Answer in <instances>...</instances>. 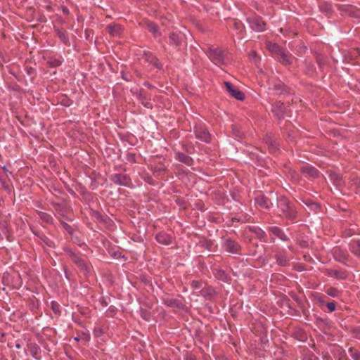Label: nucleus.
Here are the masks:
<instances>
[{"label":"nucleus","instance_id":"nucleus-1","mask_svg":"<svg viewBox=\"0 0 360 360\" xmlns=\"http://www.w3.org/2000/svg\"><path fill=\"white\" fill-rule=\"evenodd\" d=\"M278 207L281 212V215L292 222H294L298 217L296 207L285 196H281L278 199Z\"/></svg>","mask_w":360,"mask_h":360},{"label":"nucleus","instance_id":"nucleus-2","mask_svg":"<svg viewBox=\"0 0 360 360\" xmlns=\"http://www.w3.org/2000/svg\"><path fill=\"white\" fill-rule=\"evenodd\" d=\"M221 246L229 254L242 255V246L240 244L230 237H221Z\"/></svg>","mask_w":360,"mask_h":360},{"label":"nucleus","instance_id":"nucleus-3","mask_svg":"<svg viewBox=\"0 0 360 360\" xmlns=\"http://www.w3.org/2000/svg\"><path fill=\"white\" fill-rule=\"evenodd\" d=\"M110 180L115 185L134 188V185L129 174L115 173L110 176Z\"/></svg>","mask_w":360,"mask_h":360},{"label":"nucleus","instance_id":"nucleus-4","mask_svg":"<svg viewBox=\"0 0 360 360\" xmlns=\"http://www.w3.org/2000/svg\"><path fill=\"white\" fill-rule=\"evenodd\" d=\"M246 21L252 30L257 32H262L266 30V22L259 15H252L248 17Z\"/></svg>","mask_w":360,"mask_h":360},{"label":"nucleus","instance_id":"nucleus-5","mask_svg":"<svg viewBox=\"0 0 360 360\" xmlns=\"http://www.w3.org/2000/svg\"><path fill=\"white\" fill-rule=\"evenodd\" d=\"M193 132L195 137L205 143L211 141V134L207 127L202 124H197L193 127Z\"/></svg>","mask_w":360,"mask_h":360},{"label":"nucleus","instance_id":"nucleus-6","mask_svg":"<svg viewBox=\"0 0 360 360\" xmlns=\"http://www.w3.org/2000/svg\"><path fill=\"white\" fill-rule=\"evenodd\" d=\"M245 234L251 233L254 235V238L259 240L261 242L266 243L267 234L259 226L251 225L248 226L245 229Z\"/></svg>","mask_w":360,"mask_h":360},{"label":"nucleus","instance_id":"nucleus-7","mask_svg":"<svg viewBox=\"0 0 360 360\" xmlns=\"http://www.w3.org/2000/svg\"><path fill=\"white\" fill-rule=\"evenodd\" d=\"M209 58L216 65H220L224 63V57L222 51L217 49L210 47L206 52Z\"/></svg>","mask_w":360,"mask_h":360},{"label":"nucleus","instance_id":"nucleus-8","mask_svg":"<svg viewBox=\"0 0 360 360\" xmlns=\"http://www.w3.org/2000/svg\"><path fill=\"white\" fill-rule=\"evenodd\" d=\"M150 170L155 176L164 179L168 176L169 170L167 166L162 162H160L150 167Z\"/></svg>","mask_w":360,"mask_h":360},{"label":"nucleus","instance_id":"nucleus-9","mask_svg":"<svg viewBox=\"0 0 360 360\" xmlns=\"http://www.w3.org/2000/svg\"><path fill=\"white\" fill-rule=\"evenodd\" d=\"M333 256L336 262L346 264L349 259V255L347 250H342L339 247H335L333 250Z\"/></svg>","mask_w":360,"mask_h":360},{"label":"nucleus","instance_id":"nucleus-10","mask_svg":"<svg viewBox=\"0 0 360 360\" xmlns=\"http://www.w3.org/2000/svg\"><path fill=\"white\" fill-rule=\"evenodd\" d=\"M226 91L234 98L238 101H243L245 99V94L243 91L234 87L229 82H224Z\"/></svg>","mask_w":360,"mask_h":360},{"label":"nucleus","instance_id":"nucleus-11","mask_svg":"<svg viewBox=\"0 0 360 360\" xmlns=\"http://www.w3.org/2000/svg\"><path fill=\"white\" fill-rule=\"evenodd\" d=\"M162 303L167 307L175 308L177 309L186 311V306L180 300L175 298L165 297L162 299Z\"/></svg>","mask_w":360,"mask_h":360},{"label":"nucleus","instance_id":"nucleus-12","mask_svg":"<svg viewBox=\"0 0 360 360\" xmlns=\"http://www.w3.org/2000/svg\"><path fill=\"white\" fill-rule=\"evenodd\" d=\"M263 140L268 146L270 153H274L278 150V142L274 136L270 134H266L264 135Z\"/></svg>","mask_w":360,"mask_h":360},{"label":"nucleus","instance_id":"nucleus-13","mask_svg":"<svg viewBox=\"0 0 360 360\" xmlns=\"http://www.w3.org/2000/svg\"><path fill=\"white\" fill-rule=\"evenodd\" d=\"M143 58L146 62L153 65L157 69L161 70L162 68V63L153 53L150 51H144L143 54Z\"/></svg>","mask_w":360,"mask_h":360},{"label":"nucleus","instance_id":"nucleus-14","mask_svg":"<svg viewBox=\"0 0 360 360\" xmlns=\"http://www.w3.org/2000/svg\"><path fill=\"white\" fill-rule=\"evenodd\" d=\"M326 274L329 277H332L338 280H345L348 277V272L343 269H327L326 270Z\"/></svg>","mask_w":360,"mask_h":360},{"label":"nucleus","instance_id":"nucleus-15","mask_svg":"<svg viewBox=\"0 0 360 360\" xmlns=\"http://www.w3.org/2000/svg\"><path fill=\"white\" fill-rule=\"evenodd\" d=\"M174 158L177 161H179L187 166H192L193 165L194 160L191 157L184 153L183 152L176 150H174Z\"/></svg>","mask_w":360,"mask_h":360},{"label":"nucleus","instance_id":"nucleus-16","mask_svg":"<svg viewBox=\"0 0 360 360\" xmlns=\"http://www.w3.org/2000/svg\"><path fill=\"white\" fill-rule=\"evenodd\" d=\"M157 242L163 245H169L172 243V237L165 231L158 232L155 236Z\"/></svg>","mask_w":360,"mask_h":360},{"label":"nucleus","instance_id":"nucleus-17","mask_svg":"<svg viewBox=\"0 0 360 360\" xmlns=\"http://www.w3.org/2000/svg\"><path fill=\"white\" fill-rule=\"evenodd\" d=\"M272 112L278 120H283L285 113L284 103L281 101H276L272 105Z\"/></svg>","mask_w":360,"mask_h":360},{"label":"nucleus","instance_id":"nucleus-18","mask_svg":"<svg viewBox=\"0 0 360 360\" xmlns=\"http://www.w3.org/2000/svg\"><path fill=\"white\" fill-rule=\"evenodd\" d=\"M169 44L176 49H179L181 45L183 36L180 32H171L169 34Z\"/></svg>","mask_w":360,"mask_h":360},{"label":"nucleus","instance_id":"nucleus-19","mask_svg":"<svg viewBox=\"0 0 360 360\" xmlns=\"http://www.w3.org/2000/svg\"><path fill=\"white\" fill-rule=\"evenodd\" d=\"M106 30L111 37H120L123 32V27L120 24L111 23L106 26Z\"/></svg>","mask_w":360,"mask_h":360},{"label":"nucleus","instance_id":"nucleus-20","mask_svg":"<svg viewBox=\"0 0 360 360\" xmlns=\"http://www.w3.org/2000/svg\"><path fill=\"white\" fill-rule=\"evenodd\" d=\"M267 231L283 241H288L289 238L285 235L283 230L277 226H269Z\"/></svg>","mask_w":360,"mask_h":360},{"label":"nucleus","instance_id":"nucleus-21","mask_svg":"<svg viewBox=\"0 0 360 360\" xmlns=\"http://www.w3.org/2000/svg\"><path fill=\"white\" fill-rule=\"evenodd\" d=\"M54 31L58 37L59 38L60 41L63 44H65L67 46H70L68 33L63 28H59L58 27H54Z\"/></svg>","mask_w":360,"mask_h":360},{"label":"nucleus","instance_id":"nucleus-22","mask_svg":"<svg viewBox=\"0 0 360 360\" xmlns=\"http://www.w3.org/2000/svg\"><path fill=\"white\" fill-rule=\"evenodd\" d=\"M278 56L279 58H278V60L283 65H289L292 63V60L294 57L286 49H283V50L280 53Z\"/></svg>","mask_w":360,"mask_h":360},{"label":"nucleus","instance_id":"nucleus-23","mask_svg":"<svg viewBox=\"0 0 360 360\" xmlns=\"http://www.w3.org/2000/svg\"><path fill=\"white\" fill-rule=\"evenodd\" d=\"M214 275L218 280L230 283L231 281V276L222 269H214Z\"/></svg>","mask_w":360,"mask_h":360},{"label":"nucleus","instance_id":"nucleus-24","mask_svg":"<svg viewBox=\"0 0 360 360\" xmlns=\"http://www.w3.org/2000/svg\"><path fill=\"white\" fill-rule=\"evenodd\" d=\"M300 172L307 176H309L311 178H316L319 175V170L314 167H312L309 165L302 166L300 168Z\"/></svg>","mask_w":360,"mask_h":360},{"label":"nucleus","instance_id":"nucleus-25","mask_svg":"<svg viewBox=\"0 0 360 360\" xmlns=\"http://www.w3.org/2000/svg\"><path fill=\"white\" fill-rule=\"evenodd\" d=\"M269 89L273 90L276 94H284L288 93L286 86L281 81H276L272 83L271 87Z\"/></svg>","mask_w":360,"mask_h":360},{"label":"nucleus","instance_id":"nucleus-26","mask_svg":"<svg viewBox=\"0 0 360 360\" xmlns=\"http://www.w3.org/2000/svg\"><path fill=\"white\" fill-rule=\"evenodd\" d=\"M63 250L67 253L68 257L73 261L75 264H77L81 259H82V254L79 251L75 252L69 247L63 248Z\"/></svg>","mask_w":360,"mask_h":360},{"label":"nucleus","instance_id":"nucleus-27","mask_svg":"<svg viewBox=\"0 0 360 360\" xmlns=\"http://www.w3.org/2000/svg\"><path fill=\"white\" fill-rule=\"evenodd\" d=\"M28 349L30 355L37 360H41V349L40 347L36 343L28 344Z\"/></svg>","mask_w":360,"mask_h":360},{"label":"nucleus","instance_id":"nucleus-28","mask_svg":"<svg viewBox=\"0 0 360 360\" xmlns=\"http://www.w3.org/2000/svg\"><path fill=\"white\" fill-rule=\"evenodd\" d=\"M349 249L352 254L360 259V239L352 240L349 244Z\"/></svg>","mask_w":360,"mask_h":360},{"label":"nucleus","instance_id":"nucleus-29","mask_svg":"<svg viewBox=\"0 0 360 360\" xmlns=\"http://www.w3.org/2000/svg\"><path fill=\"white\" fill-rule=\"evenodd\" d=\"M300 200L310 210V211L317 213L321 209L318 202L313 201L310 198H300Z\"/></svg>","mask_w":360,"mask_h":360},{"label":"nucleus","instance_id":"nucleus-30","mask_svg":"<svg viewBox=\"0 0 360 360\" xmlns=\"http://www.w3.org/2000/svg\"><path fill=\"white\" fill-rule=\"evenodd\" d=\"M255 203L262 208L269 210L271 207V202L268 198L264 195H260L255 198Z\"/></svg>","mask_w":360,"mask_h":360},{"label":"nucleus","instance_id":"nucleus-31","mask_svg":"<svg viewBox=\"0 0 360 360\" xmlns=\"http://www.w3.org/2000/svg\"><path fill=\"white\" fill-rule=\"evenodd\" d=\"M291 336L299 341H304L307 339L305 331L300 327L293 328Z\"/></svg>","mask_w":360,"mask_h":360},{"label":"nucleus","instance_id":"nucleus-32","mask_svg":"<svg viewBox=\"0 0 360 360\" xmlns=\"http://www.w3.org/2000/svg\"><path fill=\"white\" fill-rule=\"evenodd\" d=\"M275 259L276 264L281 266H285L287 265L288 259L286 255V252L285 250L280 251L275 255Z\"/></svg>","mask_w":360,"mask_h":360},{"label":"nucleus","instance_id":"nucleus-33","mask_svg":"<svg viewBox=\"0 0 360 360\" xmlns=\"http://www.w3.org/2000/svg\"><path fill=\"white\" fill-rule=\"evenodd\" d=\"M146 26L148 30L151 32L155 38L159 37L161 36V32H160L158 25L152 22V21H147L146 22Z\"/></svg>","mask_w":360,"mask_h":360},{"label":"nucleus","instance_id":"nucleus-34","mask_svg":"<svg viewBox=\"0 0 360 360\" xmlns=\"http://www.w3.org/2000/svg\"><path fill=\"white\" fill-rule=\"evenodd\" d=\"M76 265L85 276H88L91 271V265L87 262L82 258Z\"/></svg>","mask_w":360,"mask_h":360},{"label":"nucleus","instance_id":"nucleus-35","mask_svg":"<svg viewBox=\"0 0 360 360\" xmlns=\"http://www.w3.org/2000/svg\"><path fill=\"white\" fill-rule=\"evenodd\" d=\"M200 294L201 296L205 297V299H211L216 295V291L214 288L212 286H207L205 288H201L200 291Z\"/></svg>","mask_w":360,"mask_h":360},{"label":"nucleus","instance_id":"nucleus-36","mask_svg":"<svg viewBox=\"0 0 360 360\" xmlns=\"http://www.w3.org/2000/svg\"><path fill=\"white\" fill-rule=\"evenodd\" d=\"M37 214L44 222L49 224L53 223V218L50 214L39 210H37Z\"/></svg>","mask_w":360,"mask_h":360},{"label":"nucleus","instance_id":"nucleus-37","mask_svg":"<svg viewBox=\"0 0 360 360\" xmlns=\"http://www.w3.org/2000/svg\"><path fill=\"white\" fill-rule=\"evenodd\" d=\"M139 176L147 184L150 186H155V181L153 179L152 176L147 172L145 169L139 173Z\"/></svg>","mask_w":360,"mask_h":360},{"label":"nucleus","instance_id":"nucleus-38","mask_svg":"<svg viewBox=\"0 0 360 360\" xmlns=\"http://www.w3.org/2000/svg\"><path fill=\"white\" fill-rule=\"evenodd\" d=\"M315 58L319 69L323 70L327 63L326 58L317 52L315 53Z\"/></svg>","mask_w":360,"mask_h":360},{"label":"nucleus","instance_id":"nucleus-39","mask_svg":"<svg viewBox=\"0 0 360 360\" xmlns=\"http://www.w3.org/2000/svg\"><path fill=\"white\" fill-rule=\"evenodd\" d=\"M314 300L319 304L320 307H322L326 304V300L328 299L327 296L325 295H322L319 292H314L312 295Z\"/></svg>","mask_w":360,"mask_h":360},{"label":"nucleus","instance_id":"nucleus-40","mask_svg":"<svg viewBox=\"0 0 360 360\" xmlns=\"http://www.w3.org/2000/svg\"><path fill=\"white\" fill-rule=\"evenodd\" d=\"M330 179L336 185V186H342L344 184L342 176L340 174L336 172H331L329 174Z\"/></svg>","mask_w":360,"mask_h":360},{"label":"nucleus","instance_id":"nucleus-41","mask_svg":"<svg viewBox=\"0 0 360 360\" xmlns=\"http://www.w3.org/2000/svg\"><path fill=\"white\" fill-rule=\"evenodd\" d=\"M89 215L96 222H98V223L104 222L103 217L97 210L90 209L89 210Z\"/></svg>","mask_w":360,"mask_h":360},{"label":"nucleus","instance_id":"nucleus-42","mask_svg":"<svg viewBox=\"0 0 360 360\" xmlns=\"http://www.w3.org/2000/svg\"><path fill=\"white\" fill-rule=\"evenodd\" d=\"M325 292L328 296L332 297H339L342 295V292L333 286L328 288Z\"/></svg>","mask_w":360,"mask_h":360},{"label":"nucleus","instance_id":"nucleus-43","mask_svg":"<svg viewBox=\"0 0 360 360\" xmlns=\"http://www.w3.org/2000/svg\"><path fill=\"white\" fill-rule=\"evenodd\" d=\"M337 8L339 11L343 13H347L349 15H351L354 12V6L351 5H342L338 4L337 5Z\"/></svg>","mask_w":360,"mask_h":360},{"label":"nucleus","instance_id":"nucleus-44","mask_svg":"<svg viewBox=\"0 0 360 360\" xmlns=\"http://www.w3.org/2000/svg\"><path fill=\"white\" fill-rule=\"evenodd\" d=\"M39 238L41 241V245H44L51 248H56L55 243L52 240H51L50 238L46 237V236L43 235V236H40Z\"/></svg>","mask_w":360,"mask_h":360},{"label":"nucleus","instance_id":"nucleus-45","mask_svg":"<svg viewBox=\"0 0 360 360\" xmlns=\"http://www.w3.org/2000/svg\"><path fill=\"white\" fill-rule=\"evenodd\" d=\"M334 356L339 359V360H342L345 356V351L340 346H337L335 348Z\"/></svg>","mask_w":360,"mask_h":360},{"label":"nucleus","instance_id":"nucleus-46","mask_svg":"<svg viewBox=\"0 0 360 360\" xmlns=\"http://www.w3.org/2000/svg\"><path fill=\"white\" fill-rule=\"evenodd\" d=\"M139 314L143 320L147 321H150L152 317L151 312L143 308H140Z\"/></svg>","mask_w":360,"mask_h":360},{"label":"nucleus","instance_id":"nucleus-47","mask_svg":"<svg viewBox=\"0 0 360 360\" xmlns=\"http://www.w3.org/2000/svg\"><path fill=\"white\" fill-rule=\"evenodd\" d=\"M51 309L54 312L55 314L60 316L61 314V307L60 305L56 301H52L51 302Z\"/></svg>","mask_w":360,"mask_h":360},{"label":"nucleus","instance_id":"nucleus-48","mask_svg":"<svg viewBox=\"0 0 360 360\" xmlns=\"http://www.w3.org/2000/svg\"><path fill=\"white\" fill-rule=\"evenodd\" d=\"M284 48L280 46L277 44H272L269 45V49L270 51L277 53L278 55L283 50Z\"/></svg>","mask_w":360,"mask_h":360},{"label":"nucleus","instance_id":"nucleus-49","mask_svg":"<svg viewBox=\"0 0 360 360\" xmlns=\"http://www.w3.org/2000/svg\"><path fill=\"white\" fill-rule=\"evenodd\" d=\"M348 351L353 360H360V352L357 349L350 347Z\"/></svg>","mask_w":360,"mask_h":360},{"label":"nucleus","instance_id":"nucleus-50","mask_svg":"<svg viewBox=\"0 0 360 360\" xmlns=\"http://www.w3.org/2000/svg\"><path fill=\"white\" fill-rule=\"evenodd\" d=\"M47 63L50 68H57L61 65L62 60L57 58H51L48 60Z\"/></svg>","mask_w":360,"mask_h":360},{"label":"nucleus","instance_id":"nucleus-51","mask_svg":"<svg viewBox=\"0 0 360 360\" xmlns=\"http://www.w3.org/2000/svg\"><path fill=\"white\" fill-rule=\"evenodd\" d=\"M233 27L236 30L239 31L240 32H243L245 29L243 23L239 20H234L233 24Z\"/></svg>","mask_w":360,"mask_h":360},{"label":"nucleus","instance_id":"nucleus-52","mask_svg":"<svg viewBox=\"0 0 360 360\" xmlns=\"http://www.w3.org/2000/svg\"><path fill=\"white\" fill-rule=\"evenodd\" d=\"M25 70L27 74L31 77L32 79H34L37 75L36 70L31 66H25Z\"/></svg>","mask_w":360,"mask_h":360},{"label":"nucleus","instance_id":"nucleus-53","mask_svg":"<svg viewBox=\"0 0 360 360\" xmlns=\"http://www.w3.org/2000/svg\"><path fill=\"white\" fill-rule=\"evenodd\" d=\"M117 308L113 305H111L108 307L106 311V316L110 317H113L117 312Z\"/></svg>","mask_w":360,"mask_h":360},{"label":"nucleus","instance_id":"nucleus-54","mask_svg":"<svg viewBox=\"0 0 360 360\" xmlns=\"http://www.w3.org/2000/svg\"><path fill=\"white\" fill-rule=\"evenodd\" d=\"M359 231L354 228H349L344 231V235L346 237H351L353 235L359 234Z\"/></svg>","mask_w":360,"mask_h":360},{"label":"nucleus","instance_id":"nucleus-55","mask_svg":"<svg viewBox=\"0 0 360 360\" xmlns=\"http://www.w3.org/2000/svg\"><path fill=\"white\" fill-rule=\"evenodd\" d=\"M61 224H62V226L63 228L70 234V235H72L73 233H74V229L72 227V226H70V224H68V223L65 222V221H62L61 222Z\"/></svg>","mask_w":360,"mask_h":360},{"label":"nucleus","instance_id":"nucleus-56","mask_svg":"<svg viewBox=\"0 0 360 360\" xmlns=\"http://www.w3.org/2000/svg\"><path fill=\"white\" fill-rule=\"evenodd\" d=\"M213 245V243L210 240H205L200 242V245L204 248L205 249H207L208 250H211V248Z\"/></svg>","mask_w":360,"mask_h":360},{"label":"nucleus","instance_id":"nucleus-57","mask_svg":"<svg viewBox=\"0 0 360 360\" xmlns=\"http://www.w3.org/2000/svg\"><path fill=\"white\" fill-rule=\"evenodd\" d=\"M191 286L193 289H200L202 288V281H196L193 280L191 282Z\"/></svg>","mask_w":360,"mask_h":360},{"label":"nucleus","instance_id":"nucleus-58","mask_svg":"<svg viewBox=\"0 0 360 360\" xmlns=\"http://www.w3.org/2000/svg\"><path fill=\"white\" fill-rule=\"evenodd\" d=\"M104 330L101 327H96L93 330L94 335L96 338H99L104 334Z\"/></svg>","mask_w":360,"mask_h":360},{"label":"nucleus","instance_id":"nucleus-59","mask_svg":"<svg viewBox=\"0 0 360 360\" xmlns=\"http://www.w3.org/2000/svg\"><path fill=\"white\" fill-rule=\"evenodd\" d=\"M99 302L103 307H107L110 302V297L102 296L99 299Z\"/></svg>","mask_w":360,"mask_h":360},{"label":"nucleus","instance_id":"nucleus-60","mask_svg":"<svg viewBox=\"0 0 360 360\" xmlns=\"http://www.w3.org/2000/svg\"><path fill=\"white\" fill-rule=\"evenodd\" d=\"M126 160L130 163H136V155L133 153H128L126 155Z\"/></svg>","mask_w":360,"mask_h":360},{"label":"nucleus","instance_id":"nucleus-61","mask_svg":"<svg viewBox=\"0 0 360 360\" xmlns=\"http://www.w3.org/2000/svg\"><path fill=\"white\" fill-rule=\"evenodd\" d=\"M326 307L328 308V310L329 312H333L336 309V303L335 301H331L329 302H326Z\"/></svg>","mask_w":360,"mask_h":360},{"label":"nucleus","instance_id":"nucleus-62","mask_svg":"<svg viewBox=\"0 0 360 360\" xmlns=\"http://www.w3.org/2000/svg\"><path fill=\"white\" fill-rule=\"evenodd\" d=\"M232 131L233 135L237 138H242L243 136V133L236 126H232Z\"/></svg>","mask_w":360,"mask_h":360},{"label":"nucleus","instance_id":"nucleus-63","mask_svg":"<svg viewBox=\"0 0 360 360\" xmlns=\"http://www.w3.org/2000/svg\"><path fill=\"white\" fill-rule=\"evenodd\" d=\"M182 148L184 151L189 154H191L194 150V148L192 146L186 143L182 144Z\"/></svg>","mask_w":360,"mask_h":360},{"label":"nucleus","instance_id":"nucleus-64","mask_svg":"<svg viewBox=\"0 0 360 360\" xmlns=\"http://www.w3.org/2000/svg\"><path fill=\"white\" fill-rule=\"evenodd\" d=\"M249 56L254 60L255 63H259L260 58L257 56V53L255 51H250Z\"/></svg>","mask_w":360,"mask_h":360}]
</instances>
